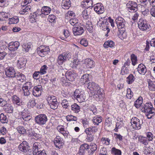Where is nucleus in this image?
Here are the masks:
<instances>
[{"mask_svg":"<svg viewBox=\"0 0 155 155\" xmlns=\"http://www.w3.org/2000/svg\"><path fill=\"white\" fill-rule=\"evenodd\" d=\"M118 31L120 35L123 37H125L126 22L124 18L121 17H118L115 20Z\"/></svg>","mask_w":155,"mask_h":155,"instance_id":"1","label":"nucleus"},{"mask_svg":"<svg viewBox=\"0 0 155 155\" xmlns=\"http://www.w3.org/2000/svg\"><path fill=\"white\" fill-rule=\"evenodd\" d=\"M71 53L65 52L59 55L58 58L57 62L59 65L62 64L67 60H68L71 58Z\"/></svg>","mask_w":155,"mask_h":155,"instance_id":"2","label":"nucleus"},{"mask_svg":"<svg viewBox=\"0 0 155 155\" xmlns=\"http://www.w3.org/2000/svg\"><path fill=\"white\" fill-rule=\"evenodd\" d=\"M138 25L139 28L142 31H149L150 30V26L148 24L146 20L140 19L138 22Z\"/></svg>","mask_w":155,"mask_h":155,"instance_id":"3","label":"nucleus"},{"mask_svg":"<svg viewBox=\"0 0 155 155\" xmlns=\"http://www.w3.org/2000/svg\"><path fill=\"white\" fill-rule=\"evenodd\" d=\"M33 87L32 84L30 82H27L25 83L22 88L24 95L26 96L29 95L30 93V90Z\"/></svg>","mask_w":155,"mask_h":155,"instance_id":"4","label":"nucleus"},{"mask_svg":"<svg viewBox=\"0 0 155 155\" xmlns=\"http://www.w3.org/2000/svg\"><path fill=\"white\" fill-rule=\"evenodd\" d=\"M74 96L79 102H83L85 99L84 92L81 90L76 89L74 92Z\"/></svg>","mask_w":155,"mask_h":155,"instance_id":"5","label":"nucleus"},{"mask_svg":"<svg viewBox=\"0 0 155 155\" xmlns=\"http://www.w3.org/2000/svg\"><path fill=\"white\" fill-rule=\"evenodd\" d=\"M93 93V97L97 101H101L103 99L104 96V91L100 87Z\"/></svg>","mask_w":155,"mask_h":155,"instance_id":"6","label":"nucleus"},{"mask_svg":"<svg viewBox=\"0 0 155 155\" xmlns=\"http://www.w3.org/2000/svg\"><path fill=\"white\" fill-rule=\"evenodd\" d=\"M131 123L133 128L135 130H139L141 128V126L142 124V121L136 117L133 118Z\"/></svg>","mask_w":155,"mask_h":155,"instance_id":"7","label":"nucleus"},{"mask_svg":"<svg viewBox=\"0 0 155 155\" xmlns=\"http://www.w3.org/2000/svg\"><path fill=\"white\" fill-rule=\"evenodd\" d=\"M42 145L39 143H35L33 145L32 151L34 155H36L37 153L40 152L42 151V153H45V150L42 147Z\"/></svg>","mask_w":155,"mask_h":155,"instance_id":"8","label":"nucleus"},{"mask_svg":"<svg viewBox=\"0 0 155 155\" xmlns=\"http://www.w3.org/2000/svg\"><path fill=\"white\" fill-rule=\"evenodd\" d=\"M36 123L39 124H44L47 121L48 119L45 114H40L35 118Z\"/></svg>","mask_w":155,"mask_h":155,"instance_id":"9","label":"nucleus"},{"mask_svg":"<svg viewBox=\"0 0 155 155\" xmlns=\"http://www.w3.org/2000/svg\"><path fill=\"white\" fill-rule=\"evenodd\" d=\"M126 5L128 10L130 12H136L137 10V5L135 2H129Z\"/></svg>","mask_w":155,"mask_h":155,"instance_id":"10","label":"nucleus"},{"mask_svg":"<svg viewBox=\"0 0 155 155\" xmlns=\"http://www.w3.org/2000/svg\"><path fill=\"white\" fill-rule=\"evenodd\" d=\"M49 99V106L52 109L55 110L58 107V102L55 96H51Z\"/></svg>","mask_w":155,"mask_h":155,"instance_id":"11","label":"nucleus"},{"mask_svg":"<svg viewBox=\"0 0 155 155\" xmlns=\"http://www.w3.org/2000/svg\"><path fill=\"white\" fill-rule=\"evenodd\" d=\"M5 72L6 75L9 78H14L16 74L13 67L8 68L5 69Z\"/></svg>","mask_w":155,"mask_h":155,"instance_id":"12","label":"nucleus"},{"mask_svg":"<svg viewBox=\"0 0 155 155\" xmlns=\"http://www.w3.org/2000/svg\"><path fill=\"white\" fill-rule=\"evenodd\" d=\"M54 143L56 147L59 149L61 148L64 144L63 139L59 136H57L54 138Z\"/></svg>","mask_w":155,"mask_h":155,"instance_id":"13","label":"nucleus"},{"mask_svg":"<svg viewBox=\"0 0 155 155\" xmlns=\"http://www.w3.org/2000/svg\"><path fill=\"white\" fill-rule=\"evenodd\" d=\"M73 31L74 35H80L84 33V30L81 26L75 25L73 29Z\"/></svg>","mask_w":155,"mask_h":155,"instance_id":"14","label":"nucleus"},{"mask_svg":"<svg viewBox=\"0 0 155 155\" xmlns=\"http://www.w3.org/2000/svg\"><path fill=\"white\" fill-rule=\"evenodd\" d=\"M29 148L28 143L26 141H23L18 146L19 150L24 153H26Z\"/></svg>","mask_w":155,"mask_h":155,"instance_id":"15","label":"nucleus"},{"mask_svg":"<svg viewBox=\"0 0 155 155\" xmlns=\"http://www.w3.org/2000/svg\"><path fill=\"white\" fill-rule=\"evenodd\" d=\"M87 87L90 91L93 92V93L100 88L97 84L93 82H89L88 84Z\"/></svg>","mask_w":155,"mask_h":155,"instance_id":"16","label":"nucleus"},{"mask_svg":"<svg viewBox=\"0 0 155 155\" xmlns=\"http://www.w3.org/2000/svg\"><path fill=\"white\" fill-rule=\"evenodd\" d=\"M94 10L98 14L103 13L104 12V8L101 3H97L94 7Z\"/></svg>","mask_w":155,"mask_h":155,"instance_id":"17","label":"nucleus"},{"mask_svg":"<svg viewBox=\"0 0 155 155\" xmlns=\"http://www.w3.org/2000/svg\"><path fill=\"white\" fill-rule=\"evenodd\" d=\"M19 45V43L18 41L11 42L9 43L8 49L11 51H15L18 49Z\"/></svg>","mask_w":155,"mask_h":155,"instance_id":"18","label":"nucleus"},{"mask_svg":"<svg viewBox=\"0 0 155 155\" xmlns=\"http://www.w3.org/2000/svg\"><path fill=\"white\" fill-rule=\"evenodd\" d=\"M41 86H35L32 90V94L35 97L39 96L41 94Z\"/></svg>","mask_w":155,"mask_h":155,"instance_id":"19","label":"nucleus"},{"mask_svg":"<svg viewBox=\"0 0 155 155\" xmlns=\"http://www.w3.org/2000/svg\"><path fill=\"white\" fill-rule=\"evenodd\" d=\"M26 64V60L23 58H21L17 61V66L18 68L24 69Z\"/></svg>","mask_w":155,"mask_h":155,"instance_id":"20","label":"nucleus"},{"mask_svg":"<svg viewBox=\"0 0 155 155\" xmlns=\"http://www.w3.org/2000/svg\"><path fill=\"white\" fill-rule=\"evenodd\" d=\"M137 71L140 74L144 75L147 72V69L145 66L143 64H140L138 65Z\"/></svg>","mask_w":155,"mask_h":155,"instance_id":"21","label":"nucleus"},{"mask_svg":"<svg viewBox=\"0 0 155 155\" xmlns=\"http://www.w3.org/2000/svg\"><path fill=\"white\" fill-rule=\"evenodd\" d=\"M41 13L40 15L43 17H44L45 16L46 18H47V19L48 18V7L44 6L41 9Z\"/></svg>","mask_w":155,"mask_h":155,"instance_id":"22","label":"nucleus"},{"mask_svg":"<svg viewBox=\"0 0 155 155\" xmlns=\"http://www.w3.org/2000/svg\"><path fill=\"white\" fill-rule=\"evenodd\" d=\"M97 129L98 128L97 127L93 126L86 128L85 130V132L87 134L90 135L92 133H94L96 132L97 131Z\"/></svg>","mask_w":155,"mask_h":155,"instance_id":"23","label":"nucleus"},{"mask_svg":"<svg viewBox=\"0 0 155 155\" xmlns=\"http://www.w3.org/2000/svg\"><path fill=\"white\" fill-rule=\"evenodd\" d=\"M61 6L62 8L64 9H68L71 6V2L70 0H63Z\"/></svg>","mask_w":155,"mask_h":155,"instance_id":"24","label":"nucleus"},{"mask_svg":"<svg viewBox=\"0 0 155 155\" xmlns=\"http://www.w3.org/2000/svg\"><path fill=\"white\" fill-rule=\"evenodd\" d=\"M84 63L86 67L88 68H92L94 66V62L90 58L86 59Z\"/></svg>","mask_w":155,"mask_h":155,"instance_id":"25","label":"nucleus"},{"mask_svg":"<svg viewBox=\"0 0 155 155\" xmlns=\"http://www.w3.org/2000/svg\"><path fill=\"white\" fill-rule=\"evenodd\" d=\"M65 76L66 79L70 81H73L75 78V75L71 71L66 72Z\"/></svg>","mask_w":155,"mask_h":155,"instance_id":"26","label":"nucleus"},{"mask_svg":"<svg viewBox=\"0 0 155 155\" xmlns=\"http://www.w3.org/2000/svg\"><path fill=\"white\" fill-rule=\"evenodd\" d=\"M153 107V105L151 103H147L143 107L141 110L143 112H147L148 111H149V110Z\"/></svg>","mask_w":155,"mask_h":155,"instance_id":"27","label":"nucleus"},{"mask_svg":"<svg viewBox=\"0 0 155 155\" xmlns=\"http://www.w3.org/2000/svg\"><path fill=\"white\" fill-rule=\"evenodd\" d=\"M63 126H59L57 127V129L58 131L62 134L64 137H67L68 136V132L65 130L63 127Z\"/></svg>","mask_w":155,"mask_h":155,"instance_id":"28","label":"nucleus"},{"mask_svg":"<svg viewBox=\"0 0 155 155\" xmlns=\"http://www.w3.org/2000/svg\"><path fill=\"white\" fill-rule=\"evenodd\" d=\"M31 9V6L30 5L26 6L23 5L19 12L20 14H24L25 12H28L30 11Z\"/></svg>","mask_w":155,"mask_h":155,"instance_id":"29","label":"nucleus"},{"mask_svg":"<svg viewBox=\"0 0 155 155\" xmlns=\"http://www.w3.org/2000/svg\"><path fill=\"white\" fill-rule=\"evenodd\" d=\"M12 102L14 104L21 106L22 105V103L21 102L20 99L16 95H14L12 97Z\"/></svg>","mask_w":155,"mask_h":155,"instance_id":"30","label":"nucleus"},{"mask_svg":"<svg viewBox=\"0 0 155 155\" xmlns=\"http://www.w3.org/2000/svg\"><path fill=\"white\" fill-rule=\"evenodd\" d=\"M15 77L17 80L23 82L25 79V75L20 72L17 73Z\"/></svg>","mask_w":155,"mask_h":155,"instance_id":"31","label":"nucleus"},{"mask_svg":"<svg viewBox=\"0 0 155 155\" xmlns=\"http://www.w3.org/2000/svg\"><path fill=\"white\" fill-rule=\"evenodd\" d=\"M71 109L74 113H78L80 111V107L77 104H74L71 106Z\"/></svg>","mask_w":155,"mask_h":155,"instance_id":"32","label":"nucleus"},{"mask_svg":"<svg viewBox=\"0 0 155 155\" xmlns=\"http://www.w3.org/2000/svg\"><path fill=\"white\" fill-rule=\"evenodd\" d=\"M89 148V146L88 144L87 143H84L81 145L80 148L79 152L82 153H81L84 154V153L87 151V150Z\"/></svg>","mask_w":155,"mask_h":155,"instance_id":"33","label":"nucleus"},{"mask_svg":"<svg viewBox=\"0 0 155 155\" xmlns=\"http://www.w3.org/2000/svg\"><path fill=\"white\" fill-rule=\"evenodd\" d=\"M89 74H85L83 75L81 78L80 81L83 84H86L89 81L88 77Z\"/></svg>","mask_w":155,"mask_h":155,"instance_id":"34","label":"nucleus"},{"mask_svg":"<svg viewBox=\"0 0 155 155\" xmlns=\"http://www.w3.org/2000/svg\"><path fill=\"white\" fill-rule=\"evenodd\" d=\"M138 140L141 143H143L145 145H147L148 143V141L146 137L140 136L138 137Z\"/></svg>","mask_w":155,"mask_h":155,"instance_id":"35","label":"nucleus"},{"mask_svg":"<svg viewBox=\"0 0 155 155\" xmlns=\"http://www.w3.org/2000/svg\"><path fill=\"white\" fill-rule=\"evenodd\" d=\"M148 82L149 89L150 91H155V82L150 80H148Z\"/></svg>","mask_w":155,"mask_h":155,"instance_id":"36","label":"nucleus"},{"mask_svg":"<svg viewBox=\"0 0 155 155\" xmlns=\"http://www.w3.org/2000/svg\"><path fill=\"white\" fill-rule=\"evenodd\" d=\"M5 111L7 113H11L13 112V108L12 106L10 104H6L4 108Z\"/></svg>","mask_w":155,"mask_h":155,"instance_id":"37","label":"nucleus"},{"mask_svg":"<svg viewBox=\"0 0 155 155\" xmlns=\"http://www.w3.org/2000/svg\"><path fill=\"white\" fill-rule=\"evenodd\" d=\"M114 43L112 41H108L105 42L104 47L106 48H108L109 47L111 48L114 47Z\"/></svg>","mask_w":155,"mask_h":155,"instance_id":"38","label":"nucleus"},{"mask_svg":"<svg viewBox=\"0 0 155 155\" xmlns=\"http://www.w3.org/2000/svg\"><path fill=\"white\" fill-rule=\"evenodd\" d=\"M135 79V77L132 74H130L127 78V82L129 84H132Z\"/></svg>","mask_w":155,"mask_h":155,"instance_id":"39","label":"nucleus"},{"mask_svg":"<svg viewBox=\"0 0 155 155\" xmlns=\"http://www.w3.org/2000/svg\"><path fill=\"white\" fill-rule=\"evenodd\" d=\"M142 98L141 97H139L135 102L134 105L137 108L140 107L143 103Z\"/></svg>","mask_w":155,"mask_h":155,"instance_id":"40","label":"nucleus"},{"mask_svg":"<svg viewBox=\"0 0 155 155\" xmlns=\"http://www.w3.org/2000/svg\"><path fill=\"white\" fill-rule=\"evenodd\" d=\"M85 27L89 32H91L93 30V26L91 22L89 21L86 22Z\"/></svg>","mask_w":155,"mask_h":155,"instance_id":"41","label":"nucleus"},{"mask_svg":"<svg viewBox=\"0 0 155 155\" xmlns=\"http://www.w3.org/2000/svg\"><path fill=\"white\" fill-rule=\"evenodd\" d=\"M102 120L101 117H99L97 116L94 117L93 119V121L95 125H98L99 123L101 122Z\"/></svg>","mask_w":155,"mask_h":155,"instance_id":"42","label":"nucleus"},{"mask_svg":"<svg viewBox=\"0 0 155 155\" xmlns=\"http://www.w3.org/2000/svg\"><path fill=\"white\" fill-rule=\"evenodd\" d=\"M111 153L114 155H121V152L120 150L117 149L115 147H113L111 149Z\"/></svg>","mask_w":155,"mask_h":155,"instance_id":"43","label":"nucleus"},{"mask_svg":"<svg viewBox=\"0 0 155 155\" xmlns=\"http://www.w3.org/2000/svg\"><path fill=\"white\" fill-rule=\"evenodd\" d=\"M0 120L2 123H7L8 119L6 115L1 113L0 115Z\"/></svg>","mask_w":155,"mask_h":155,"instance_id":"44","label":"nucleus"},{"mask_svg":"<svg viewBox=\"0 0 155 155\" xmlns=\"http://www.w3.org/2000/svg\"><path fill=\"white\" fill-rule=\"evenodd\" d=\"M36 105V103H35V100L34 99H33L29 101L27 104V106L28 108H31L33 107Z\"/></svg>","mask_w":155,"mask_h":155,"instance_id":"45","label":"nucleus"},{"mask_svg":"<svg viewBox=\"0 0 155 155\" xmlns=\"http://www.w3.org/2000/svg\"><path fill=\"white\" fill-rule=\"evenodd\" d=\"M8 18V15L7 13H5L4 12L0 13V21L5 20V18Z\"/></svg>","mask_w":155,"mask_h":155,"instance_id":"46","label":"nucleus"},{"mask_svg":"<svg viewBox=\"0 0 155 155\" xmlns=\"http://www.w3.org/2000/svg\"><path fill=\"white\" fill-rule=\"evenodd\" d=\"M131 60L132 63L134 66L135 65L137 62V57L134 54H133L131 55Z\"/></svg>","mask_w":155,"mask_h":155,"instance_id":"47","label":"nucleus"},{"mask_svg":"<svg viewBox=\"0 0 155 155\" xmlns=\"http://www.w3.org/2000/svg\"><path fill=\"white\" fill-rule=\"evenodd\" d=\"M66 118L68 121H76L77 118L71 115H69L66 117Z\"/></svg>","mask_w":155,"mask_h":155,"instance_id":"48","label":"nucleus"},{"mask_svg":"<svg viewBox=\"0 0 155 155\" xmlns=\"http://www.w3.org/2000/svg\"><path fill=\"white\" fill-rule=\"evenodd\" d=\"M45 47L44 46H41L39 48L37 49V52L41 57H43V54L41 51H44L43 49H44Z\"/></svg>","mask_w":155,"mask_h":155,"instance_id":"49","label":"nucleus"},{"mask_svg":"<svg viewBox=\"0 0 155 155\" xmlns=\"http://www.w3.org/2000/svg\"><path fill=\"white\" fill-rule=\"evenodd\" d=\"M23 48V50L26 52H28L31 48V45L27 43H25L22 45Z\"/></svg>","mask_w":155,"mask_h":155,"instance_id":"50","label":"nucleus"},{"mask_svg":"<svg viewBox=\"0 0 155 155\" xmlns=\"http://www.w3.org/2000/svg\"><path fill=\"white\" fill-rule=\"evenodd\" d=\"M48 68L46 65H45L41 67L40 69V73L41 75L45 74L46 73V70H47Z\"/></svg>","mask_w":155,"mask_h":155,"instance_id":"51","label":"nucleus"},{"mask_svg":"<svg viewBox=\"0 0 155 155\" xmlns=\"http://www.w3.org/2000/svg\"><path fill=\"white\" fill-rule=\"evenodd\" d=\"M17 130L19 133L24 134L26 132V130L22 126H19L17 128Z\"/></svg>","mask_w":155,"mask_h":155,"instance_id":"52","label":"nucleus"},{"mask_svg":"<svg viewBox=\"0 0 155 155\" xmlns=\"http://www.w3.org/2000/svg\"><path fill=\"white\" fill-rule=\"evenodd\" d=\"M56 18L55 16L53 15H49V22L51 23L52 26H53L54 25V23L55 22V19Z\"/></svg>","mask_w":155,"mask_h":155,"instance_id":"53","label":"nucleus"},{"mask_svg":"<svg viewBox=\"0 0 155 155\" xmlns=\"http://www.w3.org/2000/svg\"><path fill=\"white\" fill-rule=\"evenodd\" d=\"M78 20L76 18H73L69 20L70 23L72 25H75H75L77 26L76 24L78 23Z\"/></svg>","mask_w":155,"mask_h":155,"instance_id":"54","label":"nucleus"},{"mask_svg":"<svg viewBox=\"0 0 155 155\" xmlns=\"http://www.w3.org/2000/svg\"><path fill=\"white\" fill-rule=\"evenodd\" d=\"M19 21V19L17 17L15 16L10 19V22L11 24H16Z\"/></svg>","mask_w":155,"mask_h":155,"instance_id":"55","label":"nucleus"},{"mask_svg":"<svg viewBox=\"0 0 155 155\" xmlns=\"http://www.w3.org/2000/svg\"><path fill=\"white\" fill-rule=\"evenodd\" d=\"M133 93L132 92L131 89H128L127 90V97L128 99H130L133 96Z\"/></svg>","mask_w":155,"mask_h":155,"instance_id":"56","label":"nucleus"},{"mask_svg":"<svg viewBox=\"0 0 155 155\" xmlns=\"http://www.w3.org/2000/svg\"><path fill=\"white\" fill-rule=\"evenodd\" d=\"M78 62L77 60L74 59L70 64L71 67L73 68H76L78 65Z\"/></svg>","mask_w":155,"mask_h":155,"instance_id":"57","label":"nucleus"},{"mask_svg":"<svg viewBox=\"0 0 155 155\" xmlns=\"http://www.w3.org/2000/svg\"><path fill=\"white\" fill-rule=\"evenodd\" d=\"M84 5L86 8H89L92 6L93 1L92 0H87L85 2Z\"/></svg>","mask_w":155,"mask_h":155,"instance_id":"58","label":"nucleus"},{"mask_svg":"<svg viewBox=\"0 0 155 155\" xmlns=\"http://www.w3.org/2000/svg\"><path fill=\"white\" fill-rule=\"evenodd\" d=\"M68 15H69L71 17L75 16V13L72 11H68V12L65 15V18L66 19H68Z\"/></svg>","mask_w":155,"mask_h":155,"instance_id":"59","label":"nucleus"},{"mask_svg":"<svg viewBox=\"0 0 155 155\" xmlns=\"http://www.w3.org/2000/svg\"><path fill=\"white\" fill-rule=\"evenodd\" d=\"M61 104L64 108H68V107L69 106V104L66 100H63Z\"/></svg>","mask_w":155,"mask_h":155,"instance_id":"60","label":"nucleus"},{"mask_svg":"<svg viewBox=\"0 0 155 155\" xmlns=\"http://www.w3.org/2000/svg\"><path fill=\"white\" fill-rule=\"evenodd\" d=\"M80 43L84 46L86 47L88 45V42L86 39L83 38L80 41Z\"/></svg>","mask_w":155,"mask_h":155,"instance_id":"61","label":"nucleus"},{"mask_svg":"<svg viewBox=\"0 0 155 155\" xmlns=\"http://www.w3.org/2000/svg\"><path fill=\"white\" fill-rule=\"evenodd\" d=\"M40 73L39 71H35L33 75V77L36 79H38L40 77Z\"/></svg>","mask_w":155,"mask_h":155,"instance_id":"62","label":"nucleus"},{"mask_svg":"<svg viewBox=\"0 0 155 155\" xmlns=\"http://www.w3.org/2000/svg\"><path fill=\"white\" fill-rule=\"evenodd\" d=\"M90 110L92 111L93 114L95 115L97 114V110L95 106L93 105L90 107Z\"/></svg>","mask_w":155,"mask_h":155,"instance_id":"63","label":"nucleus"},{"mask_svg":"<svg viewBox=\"0 0 155 155\" xmlns=\"http://www.w3.org/2000/svg\"><path fill=\"white\" fill-rule=\"evenodd\" d=\"M107 150L106 148H101L100 150V155H107Z\"/></svg>","mask_w":155,"mask_h":155,"instance_id":"64","label":"nucleus"}]
</instances>
